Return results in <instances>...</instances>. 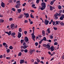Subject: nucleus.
Instances as JSON below:
<instances>
[{
	"instance_id": "37",
	"label": "nucleus",
	"mask_w": 64,
	"mask_h": 64,
	"mask_svg": "<svg viewBox=\"0 0 64 64\" xmlns=\"http://www.w3.org/2000/svg\"><path fill=\"white\" fill-rule=\"evenodd\" d=\"M30 17L32 18H34V16H32L31 14H30Z\"/></svg>"
},
{
	"instance_id": "10",
	"label": "nucleus",
	"mask_w": 64,
	"mask_h": 64,
	"mask_svg": "<svg viewBox=\"0 0 64 64\" xmlns=\"http://www.w3.org/2000/svg\"><path fill=\"white\" fill-rule=\"evenodd\" d=\"M63 18H64V15H62V16L60 17V19L61 20H63Z\"/></svg>"
},
{
	"instance_id": "1",
	"label": "nucleus",
	"mask_w": 64,
	"mask_h": 64,
	"mask_svg": "<svg viewBox=\"0 0 64 64\" xmlns=\"http://www.w3.org/2000/svg\"><path fill=\"white\" fill-rule=\"evenodd\" d=\"M41 6L42 8H41L40 9L42 10H43L44 9H45V7H46V3L44 2H42Z\"/></svg>"
},
{
	"instance_id": "25",
	"label": "nucleus",
	"mask_w": 64,
	"mask_h": 64,
	"mask_svg": "<svg viewBox=\"0 0 64 64\" xmlns=\"http://www.w3.org/2000/svg\"><path fill=\"white\" fill-rule=\"evenodd\" d=\"M24 40H20V42L21 43V44H22V43H23V42H24Z\"/></svg>"
},
{
	"instance_id": "11",
	"label": "nucleus",
	"mask_w": 64,
	"mask_h": 64,
	"mask_svg": "<svg viewBox=\"0 0 64 64\" xmlns=\"http://www.w3.org/2000/svg\"><path fill=\"white\" fill-rule=\"evenodd\" d=\"M5 3L2 2L1 4V6L3 8H4L5 6Z\"/></svg>"
},
{
	"instance_id": "3",
	"label": "nucleus",
	"mask_w": 64,
	"mask_h": 64,
	"mask_svg": "<svg viewBox=\"0 0 64 64\" xmlns=\"http://www.w3.org/2000/svg\"><path fill=\"white\" fill-rule=\"evenodd\" d=\"M49 20H47V19H45L44 20V23L46 25H47L48 24V23H49Z\"/></svg>"
},
{
	"instance_id": "61",
	"label": "nucleus",
	"mask_w": 64,
	"mask_h": 64,
	"mask_svg": "<svg viewBox=\"0 0 64 64\" xmlns=\"http://www.w3.org/2000/svg\"><path fill=\"white\" fill-rule=\"evenodd\" d=\"M6 57V55H5V54H4V58H5Z\"/></svg>"
},
{
	"instance_id": "48",
	"label": "nucleus",
	"mask_w": 64,
	"mask_h": 64,
	"mask_svg": "<svg viewBox=\"0 0 64 64\" xmlns=\"http://www.w3.org/2000/svg\"><path fill=\"white\" fill-rule=\"evenodd\" d=\"M26 3H24V4H22V6H25V5H26Z\"/></svg>"
},
{
	"instance_id": "8",
	"label": "nucleus",
	"mask_w": 64,
	"mask_h": 64,
	"mask_svg": "<svg viewBox=\"0 0 64 64\" xmlns=\"http://www.w3.org/2000/svg\"><path fill=\"white\" fill-rule=\"evenodd\" d=\"M22 36V34H21V33L20 32H18V38H20V37H21Z\"/></svg>"
},
{
	"instance_id": "52",
	"label": "nucleus",
	"mask_w": 64,
	"mask_h": 64,
	"mask_svg": "<svg viewBox=\"0 0 64 64\" xmlns=\"http://www.w3.org/2000/svg\"><path fill=\"white\" fill-rule=\"evenodd\" d=\"M6 43L5 42H4L3 44V45L4 46H5V45H6Z\"/></svg>"
},
{
	"instance_id": "4",
	"label": "nucleus",
	"mask_w": 64,
	"mask_h": 64,
	"mask_svg": "<svg viewBox=\"0 0 64 64\" xmlns=\"http://www.w3.org/2000/svg\"><path fill=\"white\" fill-rule=\"evenodd\" d=\"M20 5L21 4L20 3L18 4H16V5L15 6V7H16V8H19V7L20 6Z\"/></svg>"
},
{
	"instance_id": "17",
	"label": "nucleus",
	"mask_w": 64,
	"mask_h": 64,
	"mask_svg": "<svg viewBox=\"0 0 64 64\" xmlns=\"http://www.w3.org/2000/svg\"><path fill=\"white\" fill-rule=\"evenodd\" d=\"M42 40L43 41H46V38L45 37H44L43 39H42Z\"/></svg>"
},
{
	"instance_id": "28",
	"label": "nucleus",
	"mask_w": 64,
	"mask_h": 64,
	"mask_svg": "<svg viewBox=\"0 0 64 64\" xmlns=\"http://www.w3.org/2000/svg\"><path fill=\"white\" fill-rule=\"evenodd\" d=\"M62 8V6H60L59 5L58 6V8L59 9H61V8Z\"/></svg>"
},
{
	"instance_id": "49",
	"label": "nucleus",
	"mask_w": 64,
	"mask_h": 64,
	"mask_svg": "<svg viewBox=\"0 0 64 64\" xmlns=\"http://www.w3.org/2000/svg\"><path fill=\"white\" fill-rule=\"evenodd\" d=\"M45 32L44 30H43L42 32V34H45Z\"/></svg>"
},
{
	"instance_id": "63",
	"label": "nucleus",
	"mask_w": 64,
	"mask_h": 64,
	"mask_svg": "<svg viewBox=\"0 0 64 64\" xmlns=\"http://www.w3.org/2000/svg\"><path fill=\"white\" fill-rule=\"evenodd\" d=\"M34 64H38L36 62H35L34 63Z\"/></svg>"
},
{
	"instance_id": "36",
	"label": "nucleus",
	"mask_w": 64,
	"mask_h": 64,
	"mask_svg": "<svg viewBox=\"0 0 64 64\" xmlns=\"http://www.w3.org/2000/svg\"><path fill=\"white\" fill-rule=\"evenodd\" d=\"M36 60L38 63L40 62V60L38 59H36Z\"/></svg>"
},
{
	"instance_id": "31",
	"label": "nucleus",
	"mask_w": 64,
	"mask_h": 64,
	"mask_svg": "<svg viewBox=\"0 0 64 64\" xmlns=\"http://www.w3.org/2000/svg\"><path fill=\"white\" fill-rule=\"evenodd\" d=\"M9 48L10 49H11L12 50V49H13V47H12V46H10L9 47Z\"/></svg>"
},
{
	"instance_id": "15",
	"label": "nucleus",
	"mask_w": 64,
	"mask_h": 64,
	"mask_svg": "<svg viewBox=\"0 0 64 64\" xmlns=\"http://www.w3.org/2000/svg\"><path fill=\"white\" fill-rule=\"evenodd\" d=\"M17 10L18 13H20V12H21V9H18Z\"/></svg>"
},
{
	"instance_id": "23",
	"label": "nucleus",
	"mask_w": 64,
	"mask_h": 64,
	"mask_svg": "<svg viewBox=\"0 0 64 64\" xmlns=\"http://www.w3.org/2000/svg\"><path fill=\"white\" fill-rule=\"evenodd\" d=\"M22 54V53H21V52H19L18 54V56H21Z\"/></svg>"
},
{
	"instance_id": "59",
	"label": "nucleus",
	"mask_w": 64,
	"mask_h": 64,
	"mask_svg": "<svg viewBox=\"0 0 64 64\" xmlns=\"http://www.w3.org/2000/svg\"><path fill=\"white\" fill-rule=\"evenodd\" d=\"M33 23V22L32 21H31V22H30V24H32Z\"/></svg>"
},
{
	"instance_id": "55",
	"label": "nucleus",
	"mask_w": 64,
	"mask_h": 64,
	"mask_svg": "<svg viewBox=\"0 0 64 64\" xmlns=\"http://www.w3.org/2000/svg\"><path fill=\"white\" fill-rule=\"evenodd\" d=\"M20 3V1H18L16 2V3L17 4V3Z\"/></svg>"
},
{
	"instance_id": "24",
	"label": "nucleus",
	"mask_w": 64,
	"mask_h": 64,
	"mask_svg": "<svg viewBox=\"0 0 64 64\" xmlns=\"http://www.w3.org/2000/svg\"><path fill=\"white\" fill-rule=\"evenodd\" d=\"M4 20L1 19H0V22H4Z\"/></svg>"
},
{
	"instance_id": "18",
	"label": "nucleus",
	"mask_w": 64,
	"mask_h": 64,
	"mask_svg": "<svg viewBox=\"0 0 64 64\" xmlns=\"http://www.w3.org/2000/svg\"><path fill=\"white\" fill-rule=\"evenodd\" d=\"M50 28H48V30H47V31H48V33H49V34H50Z\"/></svg>"
},
{
	"instance_id": "39",
	"label": "nucleus",
	"mask_w": 64,
	"mask_h": 64,
	"mask_svg": "<svg viewBox=\"0 0 64 64\" xmlns=\"http://www.w3.org/2000/svg\"><path fill=\"white\" fill-rule=\"evenodd\" d=\"M42 45L44 47H46L47 44H43Z\"/></svg>"
},
{
	"instance_id": "64",
	"label": "nucleus",
	"mask_w": 64,
	"mask_h": 64,
	"mask_svg": "<svg viewBox=\"0 0 64 64\" xmlns=\"http://www.w3.org/2000/svg\"><path fill=\"white\" fill-rule=\"evenodd\" d=\"M54 57H53L52 58L51 60H50V61H52V60H53L54 59Z\"/></svg>"
},
{
	"instance_id": "42",
	"label": "nucleus",
	"mask_w": 64,
	"mask_h": 64,
	"mask_svg": "<svg viewBox=\"0 0 64 64\" xmlns=\"http://www.w3.org/2000/svg\"><path fill=\"white\" fill-rule=\"evenodd\" d=\"M34 6H35V4H32V8H33L34 7Z\"/></svg>"
},
{
	"instance_id": "43",
	"label": "nucleus",
	"mask_w": 64,
	"mask_h": 64,
	"mask_svg": "<svg viewBox=\"0 0 64 64\" xmlns=\"http://www.w3.org/2000/svg\"><path fill=\"white\" fill-rule=\"evenodd\" d=\"M56 24L57 25H59V23H58V21H56Z\"/></svg>"
},
{
	"instance_id": "40",
	"label": "nucleus",
	"mask_w": 64,
	"mask_h": 64,
	"mask_svg": "<svg viewBox=\"0 0 64 64\" xmlns=\"http://www.w3.org/2000/svg\"><path fill=\"white\" fill-rule=\"evenodd\" d=\"M54 45H58V42H54Z\"/></svg>"
},
{
	"instance_id": "29",
	"label": "nucleus",
	"mask_w": 64,
	"mask_h": 64,
	"mask_svg": "<svg viewBox=\"0 0 64 64\" xmlns=\"http://www.w3.org/2000/svg\"><path fill=\"white\" fill-rule=\"evenodd\" d=\"M24 52L25 53H27V52H28V51L27 49L25 50H24Z\"/></svg>"
},
{
	"instance_id": "60",
	"label": "nucleus",
	"mask_w": 64,
	"mask_h": 64,
	"mask_svg": "<svg viewBox=\"0 0 64 64\" xmlns=\"http://www.w3.org/2000/svg\"><path fill=\"white\" fill-rule=\"evenodd\" d=\"M10 2H9L10 3H12L13 2V1H12V0H10Z\"/></svg>"
},
{
	"instance_id": "47",
	"label": "nucleus",
	"mask_w": 64,
	"mask_h": 64,
	"mask_svg": "<svg viewBox=\"0 0 64 64\" xmlns=\"http://www.w3.org/2000/svg\"><path fill=\"white\" fill-rule=\"evenodd\" d=\"M50 36L51 39H53V36Z\"/></svg>"
},
{
	"instance_id": "14",
	"label": "nucleus",
	"mask_w": 64,
	"mask_h": 64,
	"mask_svg": "<svg viewBox=\"0 0 64 64\" xmlns=\"http://www.w3.org/2000/svg\"><path fill=\"white\" fill-rule=\"evenodd\" d=\"M24 15H25V16H26V18H27L29 17V16L28 13H26L24 14Z\"/></svg>"
},
{
	"instance_id": "54",
	"label": "nucleus",
	"mask_w": 64,
	"mask_h": 64,
	"mask_svg": "<svg viewBox=\"0 0 64 64\" xmlns=\"http://www.w3.org/2000/svg\"><path fill=\"white\" fill-rule=\"evenodd\" d=\"M24 22L25 23H27L28 22V21L25 20H24Z\"/></svg>"
},
{
	"instance_id": "19",
	"label": "nucleus",
	"mask_w": 64,
	"mask_h": 64,
	"mask_svg": "<svg viewBox=\"0 0 64 64\" xmlns=\"http://www.w3.org/2000/svg\"><path fill=\"white\" fill-rule=\"evenodd\" d=\"M55 2V0H53V2L51 1L50 2V4L51 5H53L54 4V2Z\"/></svg>"
},
{
	"instance_id": "45",
	"label": "nucleus",
	"mask_w": 64,
	"mask_h": 64,
	"mask_svg": "<svg viewBox=\"0 0 64 64\" xmlns=\"http://www.w3.org/2000/svg\"><path fill=\"white\" fill-rule=\"evenodd\" d=\"M24 33L25 34H26L27 33V32L26 31H24Z\"/></svg>"
},
{
	"instance_id": "50",
	"label": "nucleus",
	"mask_w": 64,
	"mask_h": 64,
	"mask_svg": "<svg viewBox=\"0 0 64 64\" xmlns=\"http://www.w3.org/2000/svg\"><path fill=\"white\" fill-rule=\"evenodd\" d=\"M58 16H60L61 15V14L60 13H59V14H58Z\"/></svg>"
},
{
	"instance_id": "58",
	"label": "nucleus",
	"mask_w": 64,
	"mask_h": 64,
	"mask_svg": "<svg viewBox=\"0 0 64 64\" xmlns=\"http://www.w3.org/2000/svg\"><path fill=\"white\" fill-rule=\"evenodd\" d=\"M30 11V12H34V11L33 10H31Z\"/></svg>"
},
{
	"instance_id": "44",
	"label": "nucleus",
	"mask_w": 64,
	"mask_h": 64,
	"mask_svg": "<svg viewBox=\"0 0 64 64\" xmlns=\"http://www.w3.org/2000/svg\"><path fill=\"white\" fill-rule=\"evenodd\" d=\"M54 29L55 30H57V28L54 27Z\"/></svg>"
},
{
	"instance_id": "20",
	"label": "nucleus",
	"mask_w": 64,
	"mask_h": 64,
	"mask_svg": "<svg viewBox=\"0 0 64 64\" xmlns=\"http://www.w3.org/2000/svg\"><path fill=\"white\" fill-rule=\"evenodd\" d=\"M50 10H53V7L51 6H50Z\"/></svg>"
},
{
	"instance_id": "26",
	"label": "nucleus",
	"mask_w": 64,
	"mask_h": 64,
	"mask_svg": "<svg viewBox=\"0 0 64 64\" xmlns=\"http://www.w3.org/2000/svg\"><path fill=\"white\" fill-rule=\"evenodd\" d=\"M40 0H36V2L37 4H38L39 3V1Z\"/></svg>"
},
{
	"instance_id": "5",
	"label": "nucleus",
	"mask_w": 64,
	"mask_h": 64,
	"mask_svg": "<svg viewBox=\"0 0 64 64\" xmlns=\"http://www.w3.org/2000/svg\"><path fill=\"white\" fill-rule=\"evenodd\" d=\"M14 25H15L14 24H12L10 25V28L13 30L15 28L14 27Z\"/></svg>"
},
{
	"instance_id": "41",
	"label": "nucleus",
	"mask_w": 64,
	"mask_h": 64,
	"mask_svg": "<svg viewBox=\"0 0 64 64\" xmlns=\"http://www.w3.org/2000/svg\"><path fill=\"white\" fill-rule=\"evenodd\" d=\"M12 10L14 11H15V8H12Z\"/></svg>"
},
{
	"instance_id": "34",
	"label": "nucleus",
	"mask_w": 64,
	"mask_h": 64,
	"mask_svg": "<svg viewBox=\"0 0 64 64\" xmlns=\"http://www.w3.org/2000/svg\"><path fill=\"white\" fill-rule=\"evenodd\" d=\"M35 44L36 46H37L38 45V42H36L35 43Z\"/></svg>"
},
{
	"instance_id": "30",
	"label": "nucleus",
	"mask_w": 64,
	"mask_h": 64,
	"mask_svg": "<svg viewBox=\"0 0 64 64\" xmlns=\"http://www.w3.org/2000/svg\"><path fill=\"white\" fill-rule=\"evenodd\" d=\"M58 13H56V14H55L54 15V16H55V17H58Z\"/></svg>"
},
{
	"instance_id": "7",
	"label": "nucleus",
	"mask_w": 64,
	"mask_h": 64,
	"mask_svg": "<svg viewBox=\"0 0 64 64\" xmlns=\"http://www.w3.org/2000/svg\"><path fill=\"white\" fill-rule=\"evenodd\" d=\"M28 46H22L21 47V48L22 49H26V48H27Z\"/></svg>"
},
{
	"instance_id": "16",
	"label": "nucleus",
	"mask_w": 64,
	"mask_h": 64,
	"mask_svg": "<svg viewBox=\"0 0 64 64\" xmlns=\"http://www.w3.org/2000/svg\"><path fill=\"white\" fill-rule=\"evenodd\" d=\"M53 46H52L50 47V50L52 51H53L54 50V49L53 48Z\"/></svg>"
},
{
	"instance_id": "27",
	"label": "nucleus",
	"mask_w": 64,
	"mask_h": 64,
	"mask_svg": "<svg viewBox=\"0 0 64 64\" xmlns=\"http://www.w3.org/2000/svg\"><path fill=\"white\" fill-rule=\"evenodd\" d=\"M22 18V15H20V16L18 17V18Z\"/></svg>"
},
{
	"instance_id": "33",
	"label": "nucleus",
	"mask_w": 64,
	"mask_h": 64,
	"mask_svg": "<svg viewBox=\"0 0 64 64\" xmlns=\"http://www.w3.org/2000/svg\"><path fill=\"white\" fill-rule=\"evenodd\" d=\"M60 24V25H62V26H64V23L61 22Z\"/></svg>"
},
{
	"instance_id": "2",
	"label": "nucleus",
	"mask_w": 64,
	"mask_h": 64,
	"mask_svg": "<svg viewBox=\"0 0 64 64\" xmlns=\"http://www.w3.org/2000/svg\"><path fill=\"white\" fill-rule=\"evenodd\" d=\"M32 39H33L34 41H35V38H36V37H35V36L34 35V32H33L32 34Z\"/></svg>"
},
{
	"instance_id": "46",
	"label": "nucleus",
	"mask_w": 64,
	"mask_h": 64,
	"mask_svg": "<svg viewBox=\"0 0 64 64\" xmlns=\"http://www.w3.org/2000/svg\"><path fill=\"white\" fill-rule=\"evenodd\" d=\"M13 19L12 18H9L10 21H12Z\"/></svg>"
},
{
	"instance_id": "22",
	"label": "nucleus",
	"mask_w": 64,
	"mask_h": 64,
	"mask_svg": "<svg viewBox=\"0 0 64 64\" xmlns=\"http://www.w3.org/2000/svg\"><path fill=\"white\" fill-rule=\"evenodd\" d=\"M19 32H22V28H20L19 29Z\"/></svg>"
},
{
	"instance_id": "51",
	"label": "nucleus",
	"mask_w": 64,
	"mask_h": 64,
	"mask_svg": "<svg viewBox=\"0 0 64 64\" xmlns=\"http://www.w3.org/2000/svg\"><path fill=\"white\" fill-rule=\"evenodd\" d=\"M34 50H32V51H30V52L31 53H32L33 52H34Z\"/></svg>"
},
{
	"instance_id": "12",
	"label": "nucleus",
	"mask_w": 64,
	"mask_h": 64,
	"mask_svg": "<svg viewBox=\"0 0 64 64\" xmlns=\"http://www.w3.org/2000/svg\"><path fill=\"white\" fill-rule=\"evenodd\" d=\"M46 48H48V50H50V45L49 44H46Z\"/></svg>"
},
{
	"instance_id": "38",
	"label": "nucleus",
	"mask_w": 64,
	"mask_h": 64,
	"mask_svg": "<svg viewBox=\"0 0 64 64\" xmlns=\"http://www.w3.org/2000/svg\"><path fill=\"white\" fill-rule=\"evenodd\" d=\"M42 41H43V40H41L40 41V42H39V43L40 44H41V43H42Z\"/></svg>"
},
{
	"instance_id": "57",
	"label": "nucleus",
	"mask_w": 64,
	"mask_h": 64,
	"mask_svg": "<svg viewBox=\"0 0 64 64\" xmlns=\"http://www.w3.org/2000/svg\"><path fill=\"white\" fill-rule=\"evenodd\" d=\"M6 59H10V57H6Z\"/></svg>"
},
{
	"instance_id": "35",
	"label": "nucleus",
	"mask_w": 64,
	"mask_h": 64,
	"mask_svg": "<svg viewBox=\"0 0 64 64\" xmlns=\"http://www.w3.org/2000/svg\"><path fill=\"white\" fill-rule=\"evenodd\" d=\"M6 52H7V53H9V52H10V49H8L7 50Z\"/></svg>"
},
{
	"instance_id": "6",
	"label": "nucleus",
	"mask_w": 64,
	"mask_h": 64,
	"mask_svg": "<svg viewBox=\"0 0 64 64\" xmlns=\"http://www.w3.org/2000/svg\"><path fill=\"white\" fill-rule=\"evenodd\" d=\"M24 40L26 42H27L29 41V39L26 36L24 38Z\"/></svg>"
},
{
	"instance_id": "13",
	"label": "nucleus",
	"mask_w": 64,
	"mask_h": 64,
	"mask_svg": "<svg viewBox=\"0 0 64 64\" xmlns=\"http://www.w3.org/2000/svg\"><path fill=\"white\" fill-rule=\"evenodd\" d=\"M24 60H20V64L24 63Z\"/></svg>"
},
{
	"instance_id": "21",
	"label": "nucleus",
	"mask_w": 64,
	"mask_h": 64,
	"mask_svg": "<svg viewBox=\"0 0 64 64\" xmlns=\"http://www.w3.org/2000/svg\"><path fill=\"white\" fill-rule=\"evenodd\" d=\"M16 35V33L15 32H13L11 34V35L12 36H14Z\"/></svg>"
},
{
	"instance_id": "53",
	"label": "nucleus",
	"mask_w": 64,
	"mask_h": 64,
	"mask_svg": "<svg viewBox=\"0 0 64 64\" xmlns=\"http://www.w3.org/2000/svg\"><path fill=\"white\" fill-rule=\"evenodd\" d=\"M52 24H53V25H55V22L54 21L53 22Z\"/></svg>"
},
{
	"instance_id": "32",
	"label": "nucleus",
	"mask_w": 64,
	"mask_h": 64,
	"mask_svg": "<svg viewBox=\"0 0 64 64\" xmlns=\"http://www.w3.org/2000/svg\"><path fill=\"white\" fill-rule=\"evenodd\" d=\"M23 45L24 46H27V44H26L25 43V42H24V43L23 44Z\"/></svg>"
},
{
	"instance_id": "56",
	"label": "nucleus",
	"mask_w": 64,
	"mask_h": 64,
	"mask_svg": "<svg viewBox=\"0 0 64 64\" xmlns=\"http://www.w3.org/2000/svg\"><path fill=\"white\" fill-rule=\"evenodd\" d=\"M3 58V55H1L0 56V58Z\"/></svg>"
},
{
	"instance_id": "62",
	"label": "nucleus",
	"mask_w": 64,
	"mask_h": 64,
	"mask_svg": "<svg viewBox=\"0 0 64 64\" xmlns=\"http://www.w3.org/2000/svg\"><path fill=\"white\" fill-rule=\"evenodd\" d=\"M57 39H54V42H56V41H57Z\"/></svg>"
},
{
	"instance_id": "9",
	"label": "nucleus",
	"mask_w": 64,
	"mask_h": 64,
	"mask_svg": "<svg viewBox=\"0 0 64 64\" xmlns=\"http://www.w3.org/2000/svg\"><path fill=\"white\" fill-rule=\"evenodd\" d=\"M6 33V34H8V36H10L11 34V31H10V32H5Z\"/></svg>"
}]
</instances>
